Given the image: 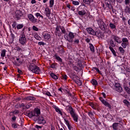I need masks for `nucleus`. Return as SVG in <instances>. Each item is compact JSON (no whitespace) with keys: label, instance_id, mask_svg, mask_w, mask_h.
<instances>
[{"label":"nucleus","instance_id":"25","mask_svg":"<svg viewBox=\"0 0 130 130\" xmlns=\"http://www.w3.org/2000/svg\"><path fill=\"white\" fill-rule=\"evenodd\" d=\"M102 103L104 104L105 106H107V107H108L110 109H111V105L109 104V103H108L106 101L104 100Z\"/></svg>","mask_w":130,"mask_h":130},{"label":"nucleus","instance_id":"5","mask_svg":"<svg viewBox=\"0 0 130 130\" xmlns=\"http://www.w3.org/2000/svg\"><path fill=\"white\" fill-rule=\"evenodd\" d=\"M103 7L104 9H109V10H111L112 9V6L111 5V1L110 0H105V4H103Z\"/></svg>","mask_w":130,"mask_h":130},{"label":"nucleus","instance_id":"35","mask_svg":"<svg viewBox=\"0 0 130 130\" xmlns=\"http://www.w3.org/2000/svg\"><path fill=\"white\" fill-rule=\"evenodd\" d=\"M86 113H88V116H89V117L91 118V119H93V118H94V114L92 112V111H89L88 112H86Z\"/></svg>","mask_w":130,"mask_h":130},{"label":"nucleus","instance_id":"62","mask_svg":"<svg viewBox=\"0 0 130 130\" xmlns=\"http://www.w3.org/2000/svg\"><path fill=\"white\" fill-rule=\"evenodd\" d=\"M13 114H19V113H20V111H19V110H15L13 112Z\"/></svg>","mask_w":130,"mask_h":130},{"label":"nucleus","instance_id":"17","mask_svg":"<svg viewBox=\"0 0 130 130\" xmlns=\"http://www.w3.org/2000/svg\"><path fill=\"white\" fill-rule=\"evenodd\" d=\"M24 100H27V101H35V100H36V98L30 95H28L25 97L24 98Z\"/></svg>","mask_w":130,"mask_h":130},{"label":"nucleus","instance_id":"12","mask_svg":"<svg viewBox=\"0 0 130 130\" xmlns=\"http://www.w3.org/2000/svg\"><path fill=\"white\" fill-rule=\"evenodd\" d=\"M54 57L55 58V59H56V60H57V61L59 62V64H60L61 67H63V66H64V63H63V61H62V59H61L60 57L57 54H55Z\"/></svg>","mask_w":130,"mask_h":130},{"label":"nucleus","instance_id":"42","mask_svg":"<svg viewBox=\"0 0 130 130\" xmlns=\"http://www.w3.org/2000/svg\"><path fill=\"white\" fill-rule=\"evenodd\" d=\"M125 13H126V14H130V8H129V7L126 6V7L125 9Z\"/></svg>","mask_w":130,"mask_h":130},{"label":"nucleus","instance_id":"30","mask_svg":"<svg viewBox=\"0 0 130 130\" xmlns=\"http://www.w3.org/2000/svg\"><path fill=\"white\" fill-rule=\"evenodd\" d=\"M93 36H96V37H100L101 36V31L100 30H98L96 31H94V34Z\"/></svg>","mask_w":130,"mask_h":130},{"label":"nucleus","instance_id":"51","mask_svg":"<svg viewBox=\"0 0 130 130\" xmlns=\"http://www.w3.org/2000/svg\"><path fill=\"white\" fill-rule=\"evenodd\" d=\"M18 126H19V124H17L16 123H12V126L13 127V128H17L18 127Z\"/></svg>","mask_w":130,"mask_h":130},{"label":"nucleus","instance_id":"46","mask_svg":"<svg viewBox=\"0 0 130 130\" xmlns=\"http://www.w3.org/2000/svg\"><path fill=\"white\" fill-rule=\"evenodd\" d=\"M24 27V25L22 24H18L16 26L17 30H20V29H22Z\"/></svg>","mask_w":130,"mask_h":130},{"label":"nucleus","instance_id":"14","mask_svg":"<svg viewBox=\"0 0 130 130\" xmlns=\"http://www.w3.org/2000/svg\"><path fill=\"white\" fill-rule=\"evenodd\" d=\"M43 37L44 38L45 41H48L50 39V34L48 32H44L42 34Z\"/></svg>","mask_w":130,"mask_h":130},{"label":"nucleus","instance_id":"2","mask_svg":"<svg viewBox=\"0 0 130 130\" xmlns=\"http://www.w3.org/2000/svg\"><path fill=\"white\" fill-rule=\"evenodd\" d=\"M29 70L31 71L34 74H40V68L38 66L35 65L34 63H30L29 67Z\"/></svg>","mask_w":130,"mask_h":130},{"label":"nucleus","instance_id":"55","mask_svg":"<svg viewBox=\"0 0 130 130\" xmlns=\"http://www.w3.org/2000/svg\"><path fill=\"white\" fill-rule=\"evenodd\" d=\"M122 47H123V48H126V46H127V44L126 43H122L121 44Z\"/></svg>","mask_w":130,"mask_h":130},{"label":"nucleus","instance_id":"41","mask_svg":"<svg viewBox=\"0 0 130 130\" xmlns=\"http://www.w3.org/2000/svg\"><path fill=\"white\" fill-rule=\"evenodd\" d=\"M76 83V84H77V85H79V86H82V82L80 80H73Z\"/></svg>","mask_w":130,"mask_h":130},{"label":"nucleus","instance_id":"29","mask_svg":"<svg viewBox=\"0 0 130 130\" xmlns=\"http://www.w3.org/2000/svg\"><path fill=\"white\" fill-rule=\"evenodd\" d=\"M119 124V123H113V124H112L113 129H114V130H118V128L117 127H118Z\"/></svg>","mask_w":130,"mask_h":130},{"label":"nucleus","instance_id":"60","mask_svg":"<svg viewBox=\"0 0 130 130\" xmlns=\"http://www.w3.org/2000/svg\"><path fill=\"white\" fill-rule=\"evenodd\" d=\"M124 4L126 6L129 5L130 4V0H124Z\"/></svg>","mask_w":130,"mask_h":130},{"label":"nucleus","instance_id":"40","mask_svg":"<svg viewBox=\"0 0 130 130\" xmlns=\"http://www.w3.org/2000/svg\"><path fill=\"white\" fill-rule=\"evenodd\" d=\"M118 49L121 54H124V52L125 51H124V49H123V48L122 47H119Z\"/></svg>","mask_w":130,"mask_h":130},{"label":"nucleus","instance_id":"32","mask_svg":"<svg viewBox=\"0 0 130 130\" xmlns=\"http://www.w3.org/2000/svg\"><path fill=\"white\" fill-rule=\"evenodd\" d=\"M50 75L51 78L54 80H57L58 79V77L53 73H51Z\"/></svg>","mask_w":130,"mask_h":130},{"label":"nucleus","instance_id":"9","mask_svg":"<svg viewBox=\"0 0 130 130\" xmlns=\"http://www.w3.org/2000/svg\"><path fill=\"white\" fill-rule=\"evenodd\" d=\"M13 63L16 67H20V66H21V64L23 63V61H21V59H20V58H18L17 57H16V60H15L13 62Z\"/></svg>","mask_w":130,"mask_h":130},{"label":"nucleus","instance_id":"56","mask_svg":"<svg viewBox=\"0 0 130 130\" xmlns=\"http://www.w3.org/2000/svg\"><path fill=\"white\" fill-rule=\"evenodd\" d=\"M16 26H17V22H16V21H14L12 24L13 29H16L17 27H16Z\"/></svg>","mask_w":130,"mask_h":130},{"label":"nucleus","instance_id":"28","mask_svg":"<svg viewBox=\"0 0 130 130\" xmlns=\"http://www.w3.org/2000/svg\"><path fill=\"white\" fill-rule=\"evenodd\" d=\"M109 27L112 30L116 29V25H115V24H114L113 23H110L109 24Z\"/></svg>","mask_w":130,"mask_h":130},{"label":"nucleus","instance_id":"47","mask_svg":"<svg viewBox=\"0 0 130 130\" xmlns=\"http://www.w3.org/2000/svg\"><path fill=\"white\" fill-rule=\"evenodd\" d=\"M62 80H64L65 81H67V80H68V76L67 75V74L62 75Z\"/></svg>","mask_w":130,"mask_h":130},{"label":"nucleus","instance_id":"23","mask_svg":"<svg viewBox=\"0 0 130 130\" xmlns=\"http://www.w3.org/2000/svg\"><path fill=\"white\" fill-rule=\"evenodd\" d=\"M54 108L56 112H57V113H58V114H60V115H62V112H61V110L58 108V107L55 106Z\"/></svg>","mask_w":130,"mask_h":130},{"label":"nucleus","instance_id":"50","mask_svg":"<svg viewBox=\"0 0 130 130\" xmlns=\"http://www.w3.org/2000/svg\"><path fill=\"white\" fill-rule=\"evenodd\" d=\"M68 112H69V113H70L71 115H72V114H74L75 112V109H74V108H72V109L69 110Z\"/></svg>","mask_w":130,"mask_h":130},{"label":"nucleus","instance_id":"48","mask_svg":"<svg viewBox=\"0 0 130 130\" xmlns=\"http://www.w3.org/2000/svg\"><path fill=\"white\" fill-rule=\"evenodd\" d=\"M122 42L123 43H127L128 42V40L127 39V38H123L122 39Z\"/></svg>","mask_w":130,"mask_h":130},{"label":"nucleus","instance_id":"4","mask_svg":"<svg viewBox=\"0 0 130 130\" xmlns=\"http://www.w3.org/2000/svg\"><path fill=\"white\" fill-rule=\"evenodd\" d=\"M64 38L68 42L73 43V40L75 38V35L73 32L70 31L68 36H64Z\"/></svg>","mask_w":130,"mask_h":130},{"label":"nucleus","instance_id":"64","mask_svg":"<svg viewBox=\"0 0 130 130\" xmlns=\"http://www.w3.org/2000/svg\"><path fill=\"white\" fill-rule=\"evenodd\" d=\"M35 38H36V39L37 40H39V41H40V40H41V37H40V36L37 35L35 37Z\"/></svg>","mask_w":130,"mask_h":130},{"label":"nucleus","instance_id":"26","mask_svg":"<svg viewBox=\"0 0 130 130\" xmlns=\"http://www.w3.org/2000/svg\"><path fill=\"white\" fill-rule=\"evenodd\" d=\"M102 103L104 104L105 106H107V107H108L110 109H111V105L109 104V103H108L106 101L104 100Z\"/></svg>","mask_w":130,"mask_h":130},{"label":"nucleus","instance_id":"7","mask_svg":"<svg viewBox=\"0 0 130 130\" xmlns=\"http://www.w3.org/2000/svg\"><path fill=\"white\" fill-rule=\"evenodd\" d=\"M114 90L117 91V92H118L119 93H121L122 92V87L120 86V84L117 83L114 85Z\"/></svg>","mask_w":130,"mask_h":130},{"label":"nucleus","instance_id":"13","mask_svg":"<svg viewBox=\"0 0 130 130\" xmlns=\"http://www.w3.org/2000/svg\"><path fill=\"white\" fill-rule=\"evenodd\" d=\"M22 16H23V12H22L21 10H17L16 12L15 17L16 18L17 21H18V20H20Z\"/></svg>","mask_w":130,"mask_h":130},{"label":"nucleus","instance_id":"10","mask_svg":"<svg viewBox=\"0 0 130 130\" xmlns=\"http://www.w3.org/2000/svg\"><path fill=\"white\" fill-rule=\"evenodd\" d=\"M55 35L56 37H60L61 36V31H60V29H59V25H57L55 29Z\"/></svg>","mask_w":130,"mask_h":130},{"label":"nucleus","instance_id":"34","mask_svg":"<svg viewBox=\"0 0 130 130\" xmlns=\"http://www.w3.org/2000/svg\"><path fill=\"white\" fill-rule=\"evenodd\" d=\"M78 15H79V16H84V15H86V11L82 10L78 11Z\"/></svg>","mask_w":130,"mask_h":130},{"label":"nucleus","instance_id":"54","mask_svg":"<svg viewBox=\"0 0 130 130\" xmlns=\"http://www.w3.org/2000/svg\"><path fill=\"white\" fill-rule=\"evenodd\" d=\"M72 4L73 5H74V6H79V5H80V2H78V1H73L72 2Z\"/></svg>","mask_w":130,"mask_h":130},{"label":"nucleus","instance_id":"24","mask_svg":"<svg viewBox=\"0 0 130 130\" xmlns=\"http://www.w3.org/2000/svg\"><path fill=\"white\" fill-rule=\"evenodd\" d=\"M102 103L104 104L105 106H107V107H108L110 109H111V105L109 104V103H108L106 101L104 100Z\"/></svg>","mask_w":130,"mask_h":130},{"label":"nucleus","instance_id":"57","mask_svg":"<svg viewBox=\"0 0 130 130\" xmlns=\"http://www.w3.org/2000/svg\"><path fill=\"white\" fill-rule=\"evenodd\" d=\"M17 119V117L15 116H13V117H12L11 118V121L12 122H16V120Z\"/></svg>","mask_w":130,"mask_h":130},{"label":"nucleus","instance_id":"37","mask_svg":"<svg viewBox=\"0 0 130 130\" xmlns=\"http://www.w3.org/2000/svg\"><path fill=\"white\" fill-rule=\"evenodd\" d=\"M7 52V50L4 49L2 50L1 52V57L4 58L5 56H6V53Z\"/></svg>","mask_w":130,"mask_h":130},{"label":"nucleus","instance_id":"11","mask_svg":"<svg viewBox=\"0 0 130 130\" xmlns=\"http://www.w3.org/2000/svg\"><path fill=\"white\" fill-rule=\"evenodd\" d=\"M27 17L31 23H36L37 22V19L32 14H29Z\"/></svg>","mask_w":130,"mask_h":130},{"label":"nucleus","instance_id":"52","mask_svg":"<svg viewBox=\"0 0 130 130\" xmlns=\"http://www.w3.org/2000/svg\"><path fill=\"white\" fill-rule=\"evenodd\" d=\"M66 115H67V114L66 113V112H62V115H61V116H62V118H63L64 121H65V119H67V118H66Z\"/></svg>","mask_w":130,"mask_h":130},{"label":"nucleus","instance_id":"59","mask_svg":"<svg viewBox=\"0 0 130 130\" xmlns=\"http://www.w3.org/2000/svg\"><path fill=\"white\" fill-rule=\"evenodd\" d=\"M50 68H51V69H53V70H56V67H55V64H54V63H52Z\"/></svg>","mask_w":130,"mask_h":130},{"label":"nucleus","instance_id":"19","mask_svg":"<svg viewBox=\"0 0 130 130\" xmlns=\"http://www.w3.org/2000/svg\"><path fill=\"white\" fill-rule=\"evenodd\" d=\"M86 31H87V33H88V34H90V35H94V34H95V30L91 27L87 28Z\"/></svg>","mask_w":130,"mask_h":130},{"label":"nucleus","instance_id":"49","mask_svg":"<svg viewBox=\"0 0 130 130\" xmlns=\"http://www.w3.org/2000/svg\"><path fill=\"white\" fill-rule=\"evenodd\" d=\"M59 53H60V54H63V53H64L65 51H64V49H63V48H62L61 49H59L58 51Z\"/></svg>","mask_w":130,"mask_h":130},{"label":"nucleus","instance_id":"39","mask_svg":"<svg viewBox=\"0 0 130 130\" xmlns=\"http://www.w3.org/2000/svg\"><path fill=\"white\" fill-rule=\"evenodd\" d=\"M91 71H93V72H95V71H96V72H97L98 74H101V71H100V70H99V69H98L97 67H93Z\"/></svg>","mask_w":130,"mask_h":130},{"label":"nucleus","instance_id":"63","mask_svg":"<svg viewBox=\"0 0 130 130\" xmlns=\"http://www.w3.org/2000/svg\"><path fill=\"white\" fill-rule=\"evenodd\" d=\"M32 30H34V31H39V29L35 25H34L32 26Z\"/></svg>","mask_w":130,"mask_h":130},{"label":"nucleus","instance_id":"58","mask_svg":"<svg viewBox=\"0 0 130 130\" xmlns=\"http://www.w3.org/2000/svg\"><path fill=\"white\" fill-rule=\"evenodd\" d=\"M73 107L71 105H68L66 106V110L67 111H70V109H72Z\"/></svg>","mask_w":130,"mask_h":130},{"label":"nucleus","instance_id":"16","mask_svg":"<svg viewBox=\"0 0 130 130\" xmlns=\"http://www.w3.org/2000/svg\"><path fill=\"white\" fill-rule=\"evenodd\" d=\"M73 119V120L75 121V122H78V120L79 119V115L77 114L76 112L73 113V114L71 115Z\"/></svg>","mask_w":130,"mask_h":130},{"label":"nucleus","instance_id":"33","mask_svg":"<svg viewBox=\"0 0 130 130\" xmlns=\"http://www.w3.org/2000/svg\"><path fill=\"white\" fill-rule=\"evenodd\" d=\"M89 48L90 49V51L92 52H95V47H94V45H93V44L91 43H89Z\"/></svg>","mask_w":130,"mask_h":130},{"label":"nucleus","instance_id":"18","mask_svg":"<svg viewBox=\"0 0 130 130\" xmlns=\"http://www.w3.org/2000/svg\"><path fill=\"white\" fill-rule=\"evenodd\" d=\"M45 13L46 17L48 18H49L50 17V14L51 13V10L48 8V7H47L45 9Z\"/></svg>","mask_w":130,"mask_h":130},{"label":"nucleus","instance_id":"3","mask_svg":"<svg viewBox=\"0 0 130 130\" xmlns=\"http://www.w3.org/2000/svg\"><path fill=\"white\" fill-rule=\"evenodd\" d=\"M98 24L99 28H100L102 31H106V30H107V26H106V24H105L102 19L98 20Z\"/></svg>","mask_w":130,"mask_h":130},{"label":"nucleus","instance_id":"44","mask_svg":"<svg viewBox=\"0 0 130 130\" xmlns=\"http://www.w3.org/2000/svg\"><path fill=\"white\" fill-rule=\"evenodd\" d=\"M49 4H50V8H53V5H54V0H50Z\"/></svg>","mask_w":130,"mask_h":130},{"label":"nucleus","instance_id":"38","mask_svg":"<svg viewBox=\"0 0 130 130\" xmlns=\"http://www.w3.org/2000/svg\"><path fill=\"white\" fill-rule=\"evenodd\" d=\"M90 82L92 84L93 86H97L98 85V82L95 79H92L91 80Z\"/></svg>","mask_w":130,"mask_h":130},{"label":"nucleus","instance_id":"36","mask_svg":"<svg viewBox=\"0 0 130 130\" xmlns=\"http://www.w3.org/2000/svg\"><path fill=\"white\" fill-rule=\"evenodd\" d=\"M94 0H83V3L86 5H90L91 3H93Z\"/></svg>","mask_w":130,"mask_h":130},{"label":"nucleus","instance_id":"15","mask_svg":"<svg viewBox=\"0 0 130 130\" xmlns=\"http://www.w3.org/2000/svg\"><path fill=\"white\" fill-rule=\"evenodd\" d=\"M68 75L70 78L72 79V80H75V79L77 78V75H76V74H75V71H71L69 72V73H68Z\"/></svg>","mask_w":130,"mask_h":130},{"label":"nucleus","instance_id":"8","mask_svg":"<svg viewBox=\"0 0 130 130\" xmlns=\"http://www.w3.org/2000/svg\"><path fill=\"white\" fill-rule=\"evenodd\" d=\"M112 38L113 39L114 42H116V43H119V44H120V43L122 42L121 39L116 35H112Z\"/></svg>","mask_w":130,"mask_h":130},{"label":"nucleus","instance_id":"53","mask_svg":"<svg viewBox=\"0 0 130 130\" xmlns=\"http://www.w3.org/2000/svg\"><path fill=\"white\" fill-rule=\"evenodd\" d=\"M45 95H47V96H49V97H52V95H51V93H50V92L48 91H46L45 92Z\"/></svg>","mask_w":130,"mask_h":130},{"label":"nucleus","instance_id":"31","mask_svg":"<svg viewBox=\"0 0 130 130\" xmlns=\"http://www.w3.org/2000/svg\"><path fill=\"white\" fill-rule=\"evenodd\" d=\"M114 41L113 40L111 39L110 40V44L111 45V47H115L116 46V43H115Z\"/></svg>","mask_w":130,"mask_h":130},{"label":"nucleus","instance_id":"22","mask_svg":"<svg viewBox=\"0 0 130 130\" xmlns=\"http://www.w3.org/2000/svg\"><path fill=\"white\" fill-rule=\"evenodd\" d=\"M59 29L61 30V32L62 34H67V30H66V28L64 26L59 25Z\"/></svg>","mask_w":130,"mask_h":130},{"label":"nucleus","instance_id":"27","mask_svg":"<svg viewBox=\"0 0 130 130\" xmlns=\"http://www.w3.org/2000/svg\"><path fill=\"white\" fill-rule=\"evenodd\" d=\"M109 48L114 56H117V55H116V52H115V50H114V49H113V48L112 47L110 46Z\"/></svg>","mask_w":130,"mask_h":130},{"label":"nucleus","instance_id":"45","mask_svg":"<svg viewBox=\"0 0 130 130\" xmlns=\"http://www.w3.org/2000/svg\"><path fill=\"white\" fill-rule=\"evenodd\" d=\"M123 103L124 104H126V106L127 107H129V105H130V104H129V102H128L127 100H123Z\"/></svg>","mask_w":130,"mask_h":130},{"label":"nucleus","instance_id":"20","mask_svg":"<svg viewBox=\"0 0 130 130\" xmlns=\"http://www.w3.org/2000/svg\"><path fill=\"white\" fill-rule=\"evenodd\" d=\"M65 123H66V125H67V126L68 127V129L73 130V127L70 124V122L68 120L65 119Z\"/></svg>","mask_w":130,"mask_h":130},{"label":"nucleus","instance_id":"21","mask_svg":"<svg viewBox=\"0 0 130 130\" xmlns=\"http://www.w3.org/2000/svg\"><path fill=\"white\" fill-rule=\"evenodd\" d=\"M89 106L91 107L92 109H94V110H96V109H97V108L98 107V105L97 104H94L93 103H89Z\"/></svg>","mask_w":130,"mask_h":130},{"label":"nucleus","instance_id":"43","mask_svg":"<svg viewBox=\"0 0 130 130\" xmlns=\"http://www.w3.org/2000/svg\"><path fill=\"white\" fill-rule=\"evenodd\" d=\"M124 90L125 91L128 93V94H130V88L129 87L125 86H124Z\"/></svg>","mask_w":130,"mask_h":130},{"label":"nucleus","instance_id":"61","mask_svg":"<svg viewBox=\"0 0 130 130\" xmlns=\"http://www.w3.org/2000/svg\"><path fill=\"white\" fill-rule=\"evenodd\" d=\"M74 44H79L80 43L79 39H75L74 41Z\"/></svg>","mask_w":130,"mask_h":130},{"label":"nucleus","instance_id":"6","mask_svg":"<svg viewBox=\"0 0 130 130\" xmlns=\"http://www.w3.org/2000/svg\"><path fill=\"white\" fill-rule=\"evenodd\" d=\"M19 43L21 45H25L26 44V36L24 35H20L19 39Z\"/></svg>","mask_w":130,"mask_h":130},{"label":"nucleus","instance_id":"1","mask_svg":"<svg viewBox=\"0 0 130 130\" xmlns=\"http://www.w3.org/2000/svg\"><path fill=\"white\" fill-rule=\"evenodd\" d=\"M41 113V112L40 109L36 108L33 111L27 113V116H28L29 118H32V117H34V116L38 117V123L39 124H42V125H44V124L46 123V120H45V118H44L43 116H39L40 115Z\"/></svg>","mask_w":130,"mask_h":130}]
</instances>
